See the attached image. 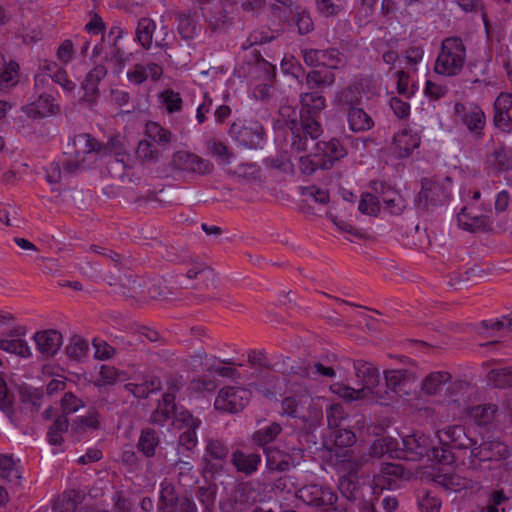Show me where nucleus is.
<instances>
[{
	"instance_id": "1",
	"label": "nucleus",
	"mask_w": 512,
	"mask_h": 512,
	"mask_svg": "<svg viewBox=\"0 0 512 512\" xmlns=\"http://www.w3.org/2000/svg\"><path fill=\"white\" fill-rule=\"evenodd\" d=\"M301 110L298 121L291 122V147L296 151H306L309 142H314L322 133L319 122L321 110L325 107V98L318 91L300 95Z\"/></svg>"
},
{
	"instance_id": "2",
	"label": "nucleus",
	"mask_w": 512,
	"mask_h": 512,
	"mask_svg": "<svg viewBox=\"0 0 512 512\" xmlns=\"http://www.w3.org/2000/svg\"><path fill=\"white\" fill-rule=\"evenodd\" d=\"M257 44V36L251 35L242 44V49L250 56L246 61L249 91L254 99L265 101L274 93L276 66L263 58Z\"/></svg>"
},
{
	"instance_id": "3",
	"label": "nucleus",
	"mask_w": 512,
	"mask_h": 512,
	"mask_svg": "<svg viewBox=\"0 0 512 512\" xmlns=\"http://www.w3.org/2000/svg\"><path fill=\"white\" fill-rule=\"evenodd\" d=\"M467 60V48L458 36H449L441 41L434 62V72L444 77H455L461 74Z\"/></svg>"
},
{
	"instance_id": "4",
	"label": "nucleus",
	"mask_w": 512,
	"mask_h": 512,
	"mask_svg": "<svg viewBox=\"0 0 512 512\" xmlns=\"http://www.w3.org/2000/svg\"><path fill=\"white\" fill-rule=\"evenodd\" d=\"M100 148L98 141L87 133L69 137L64 151L63 168L66 173H75L88 168L95 159Z\"/></svg>"
},
{
	"instance_id": "5",
	"label": "nucleus",
	"mask_w": 512,
	"mask_h": 512,
	"mask_svg": "<svg viewBox=\"0 0 512 512\" xmlns=\"http://www.w3.org/2000/svg\"><path fill=\"white\" fill-rule=\"evenodd\" d=\"M296 498L315 512H343L335 506L337 494L327 485L317 483L304 485L296 491Z\"/></svg>"
},
{
	"instance_id": "6",
	"label": "nucleus",
	"mask_w": 512,
	"mask_h": 512,
	"mask_svg": "<svg viewBox=\"0 0 512 512\" xmlns=\"http://www.w3.org/2000/svg\"><path fill=\"white\" fill-rule=\"evenodd\" d=\"M452 179L448 176L435 180H424L418 194L419 207L429 209L443 206L452 196Z\"/></svg>"
},
{
	"instance_id": "7",
	"label": "nucleus",
	"mask_w": 512,
	"mask_h": 512,
	"mask_svg": "<svg viewBox=\"0 0 512 512\" xmlns=\"http://www.w3.org/2000/svg\"><path fill=\"white\" fill-rule=\"evenodd\" d=\"M229 135L239 146L248 149H262L266 143L264 129L257 122L249 125L234 122L230 126Z\"/></svg>"
},
{
	"instance_id": "8",
	"label": "nucleus",
	"mask_w": 512,
	"mask_h": 512,
	"mask_svg": "<svg viewBox=\"0 0 512 512\" xmlns=\"http://www.w3.org/2000/svg\"><path fill=\"white\" fill-rule=\"evenodd\" d=\"M432 441L423 433H413L402 438V447H398L396 458L409 461H420L425 456L430 457Z\"/></svg>"
},
{
	"instance_id": "9",
	"label": "nucleus",
	"mask_w": 512,
	"mask_h": 512,
	"mask_svg": "<svg viewBox=\"0 0 512 512\" xmlns=\"http://www.w3.org/2000/svg\"><path fill=\"white\" fill-rule=\"evenodd\" d=\"M251 392L240 387H225L221 389L215 399L216 410L228 413H238L249 403Z\"/></svg>"
},
{
	"instance_id": "10",
	"label": "nucleus",
	"mask_w": 512,
	"mask_h": 512,
	"mask_svg": "<svg viewBox=\"0 0 512 512\" xmlns=\"http://www.w3.org/2000/svg\"><path fill=\"white\" fill-rule=\"evenodd\" d=\"M421 136L417 129L410 126L403 128L393 136L391 144L392 154L399 159H405L412 155L420 146Z\"/></svg>"
},
{
	"instance_id": "11",
	"label": "nucleus",
	"mask_w": 512,
	"mask_h": 512,
	"mask_svg": "<svg viewBox=\"0 0 512 512\" xmlns=\"http://www.w3.org/2000/svg\"><path fill=\"white\" fill-rule=\"evenodd\" d=\"M304 62L311 67L324 66L337 69L343 64L341 53L336 48L328 49H302Z\"/></svg>"
},
{
	"instance_id": "12",
	"label": "nucleus",
	"mask_w": 512,
	"mask_h": 512,
	"mask_svg": "<svg viewBox=\"0 0 512 512\" xmlns=\"http://www.w3.org/2000/svg\"><path fill=\"white\" fill-rule=\"evenodd\" d=\"M23 112L30 118H45L56 114L59 110V105L53 94L49 92L38 93L35 100L30 101L23 106Z\"/></svg>"
},
{
	"instance_id": "13",
	"label": "nucleus",
	"mask_w": 512,
	"mask_h": 512,
	"mask_svg": "<svg viewBox=\"0 0 512 512\" xmlns=\"http://www.w3.org/2000/svg\"><path fill=\"white\" fill-rule=\"evenodd\" d=\"M455 112L460 116L462 123L471 133L475 136L482 134L486 124V117L481 107L475 104L464 105L457 103L455 105Z\"/></svg>"
},
{
	"instance_id": "14",
	"label": "nucleus",
	"mask_w": 512,
	"mask_h": 512,
	"mask_svg": "<svg viewBox=\"0 0 512 512\" xmlns=\"http://www.w3.org/2000/svg\"><path fill=\"white\" fill-rule=\"evenodd\" d=\"M437 436L441 445L460 450L468 449L477 443L466 434L465 427L462 425L447 426L439 430Z\"/></svg>"
},
{
	"instance_id": "15",
	"label": "nucleus",
	"mask_w": 512,
	"mask_h": 512,
	"mask_svg": "<svg viewBox=\"0 0 512 512\" xmlns=\"http://www.w3.org/2000/svg\"><path fill=\"white\" fill-rule=\"evenodd\" d=\"M229 455L228 446L221 440L209 439L205 448L203 460L206 463V469L212 473L223 470Z\"/></svg>"
},
{
	"instance_id": "16",
	"label": "nucleus",
	"mask_w": 512,
	"mask_h": 512,
	"mask_svg": "<svg viewBox=\"0 0 512 512\" xmlns=\"http://www.w3.org/2000/svg\"><path fill=\"white\" fill-rule=\"evenodd\" d=\"M317 138L313 143L309 142V147L315 148L319 157L327 164V169H330L333 164L346 156L347 151L341 141L337 138H331L328 141H318Z\"/></svg>"
},
{
	"instance_id": "17",
	"label": "nucleus",
	"mask_w": 512,
	"mask_h": 512,
	"mask_svg": "<svg viewBox=\"0 0 512 512\" xmlns=\"http://www.w3.org/2000/svg\"><path fill=\"white\" fill-rule=\"evenodd\" d=\"M353 367L355 369L356 378L362 384L361 388L366 390V393L370 396H376L377 392L375 391V388L380 382L379 369L373 363L364 360L354 361Z\"/></svg>"
},
{
	"instance_id": "18",
	"label": "nucleus",
	"mask_w": 512,
	"mask_h": 512,
	"mask_svg": "<svg viewBox=\"0 0 512 512\" xmlns=\"http://www.w3.org/2000/svg\"><path fill=\"white\" fill-rule=\"evenodd\" d=\"M163 70L160 65L155 62L137 63L128 69L126 76L130 83L141 85L148 79L159 80Z\"/></svg>"
},
{
	"instance_id": "19",
	"label": "nucleus",
	"mask_w": 512,
	"mask_h": 512,
	"mask_svg": "<svg viewBox=\"0 0 512 512\" xmlns=\"http://www.w3.org/2000/svg\"><path fill=\"white\" fill-rule=\"evenodd\" d=\"M38 351L45 357L54 356L62 345V334L53 329L39 331L33 337Z\"/></svg>"
},
{
	"instance_id": "20",
	"label": "nucleus",
	"mask_w": 512,
	"mask_h": 512,
	"mask_svg": "<svg viewBox=\"0 0 512 512\" xmlns=\"http://www.w3.org/2000/svg\"><path fill=\"white\" fill-rule=\"evenodd\" d=\"M176 420L178 423H181L180 428L186 427V430L179 437V447L192 450L197 444L196 429L201 421L193 417L188 411L181 412Z\"/></svg>"
},
{
	"instance_id": "21",
	"label": "nucleus",
	"mask_w": 512,
	"mask_h": 512,
	"mask_svg": "<svg viewBox=\"0 0 512 512\" xmlns=\"http://www.w3.org/2000/svg\"><path fill=\"white\" fill-rule=\"evenodd\" d=\"M175 161L181 169L189 172L209 174L213 170V165L209 160L203 159L194 153L186 151L177 152L175 155Z\"/></svg>"
},
{
	"instance_id": "22",
	"label": "nucleus",
	"mask_w": 512,
	"mask_h": 512,
	"mask_svg": "<svg viewBox=\"0 0 512 512\" xmlns=\"http://www.w3.org/2000/svg\"><path fill=\"white\" fill-rule=\"evenodd\" d=\"M107 74V68L98 64L95 65L85 76L81 88L84 91V99L93 101L99 95V84Z\"/></svg>"
},
{
	"instance_id": "23",
	"label": "nucleus",
	"mask_w": 512,
	"mask_h": 512,
	"mask_svg": "<svg viewBox=\"0 0 512 512\" xmlns=\"http://www.w3.org/2000/svg\"><path fill=\"white\" fill-rule=\"evenodd\" d=\"M123 37L124 31L118 24L113 25L107 34L108 43L111 46V61L116 64L117 67L115 71L117 73H121L123 71L128 59L127 54L118 46L119 40Z\"/></svg>"
},
{
	"instance_id": "24",
	"label": "nucleus",
	"mask_w": 512,
	"mask_h": 512,
	"mask_svg": "<svg viewBox=\"0 0 512 512\" xmlns=\"http://www.w3.org/2000/svg\"><path fill=\"white\" fill-rule=\"evenodd\" d=\"M349 129L354 133L371 130L375 123L373 118L360 106L345 111Z\"/></svg>"
},
{
	"instance_id": "25",
	"label": "nucleus",
	"mask_w": 512,
	"mask_h": 512,
	"mask_svg": "<svg viewBox=\"0 0 512 512\" xmlns=\"http://www.w3.org/2000/svg\"><path fill=\"white\" fill-rule=\"evenodd\" d=\"M131 156L125 152H116L107 161V171L111 177L125 181L130 179Z\"/></svg>"
},
{
	"instance_id": "26",
	"label": "nucleus",
	"mask_w": 512,
	"mask_h": 512,
	"mask_svg": "<svg viewBox=\"0 0 512 512\" xmlns=\"http://www.w3.org/2000/svg\"><path fill=\"white\" fill-rule=\"evenodd\" d=\"M337 229L347 241L356 244L376 241L379 236L371 226H337Z\"/></svg>"
},
{
	"instance_id": "27",
	"label": "nucleus",
	"mask_w": 512,
	"mask_h": 512,
	"mask_svg": "<svg viewBox=\"0 0 512 512\" xmlns=\"http://www.w3.org/2000/svg\"><path fill=\"white\" fill-rule=\"evenodd\" d=\"M336 105L344 112L362 103V91L357 85H348L335 94Z\"/></svg>"
},
{
	"instance_id": "28",
	"label": "nucleus",
	"mask_w": 512,
	"mask_h": 512,
	"mask_svg": "<svg viewBox=\"0 0 512 512\" xmlns=\"http://www.w3.org/2000/svg\"><path fill=\"white\" fill-rule=\"evenodd\" d=\"M175 394L167 392L158 402L157 408L152 412L150 421L154 424L164 425L175 413Z\"/></svg>"
},
{
	"instance_id": "29",
	"label": "nucleus",
	"mask_w": 512,
	"mask_h": 512,
	"mask_svg": "<svg viewBox=\"0 0 512 512\" xmlns=\"http://www.w3.org/2000/svg\"><path fill=\"white\" fill-rule=\"evenodd\" d=\"M107 29V24L102 19V17L96 13L91 12L89 14V21L85 24L84 30L91 36L101 35V40L99 43L95 44L92 50V56L97 57L102 53L103 43L105 41V32Z\"/></svg>"
},
{
	"instance_id": "30",
	"label": "nucleus",
	"mask_w": 512,
	"mask_h": 512,
	"mask_svg": "<svg viewBox=\"0 0 512 512\" xmlns=\"http://www.w3.org/2000/svg\"><path fill=\"white\" fill-rule=\"evenodd\" d=\"M231 462L238 472L250 475L257 470L261 457L257 453L246 454L241 450H236L232 453Z\"/></svg>"
},
{
	"instance_id": "31",
	"label": "nucleus",
	"mask_w": 512,
	"mask_h": 512,
	"mask_svg": "<svg viewBox=\"0 0 512 512\" xmlns=\"http://www.w3.org/2000/svg\"><path fill=\"white\" fill-rule=\"evenodd\" d=\"M160 444V437L156 430L150 427L141 430L140 437L137 442V449L145 457L151 458L155 456L156 448Z\"/></svg>"
},
{
	"instance_id": "32",
	"label": "nucleus",
	"mask_w": 512,
	"mask_h": 512,
	"mask_svg": "<svg viewBox=\"0 0 512 512\" xmlns=\"http://www.w3.org/2000/svg\"><path fill=\"white\" fill-rule=\"evenodd\" d=\"M451 379L452 376L447 371L431 372L423 379L421 389L426 395H437Z\"/></svg>"
},
{
	"instance_id": "33",
	"label": "nucleus",
	"mask_w": 512,
	"mask_h": 512,
	"mask_svg": "<svg viewBox=\"0 0 512 512\" xmlns=\"http://www.w3.org/2000/svg\"><path fill=\"white\" fill-rule=\"evenodd\" d=\"M122 294L139 303L146 302L147 281L128 276L121 284Z\"/></svg>"
},
{
	"instance_id": "34",
	"label": "nucleus",
	"mask_w": 512,
	"mask_h": 512,
	"mask_svg": "<svg viewBox=\"0 0 512 512\" xmlns=\"http://www.w3.org/2000/svg\"><path fill=\"white\" fill-rule=\"evenodd\" d=\"M398 441L392 437H383L375 440L369 449L368 461L370 458H381L388 454L391 458H396L398 452Z\"/></svg>"
},
{
	"instance_id": "35",
	"label": "nucleus",
	"mask_w": 512,
	"mask_h": 512,
	"mask_svg": "<svg viewBox=\"0 0 512 512\" xmlns=\"http://www.w3.org/2000/svg\"><path fill=\"white\" fill-rule=\"evenodd\" d=\"M293 464L292 456L278 449L266 450V465L270 471L284 472Z\"/></svg>"
},
{
	"instance_id": "36",
	"label": "nucleus",
	"mask_w": 512,
	"mask_h": 512,
	"mask_svg": "<svg viewBox=\"0 0 512 512\" xmlns=\"http://www.w3.org/2000/svg\"><path fill=\"white\" fill-rule=\"evenodd\" d=\"M156 30V23L147 17L138 20L134 41L144 49H149L152 44L153 35Z\"/></svg>"
},
{
	"instance_id": "37",
	"label": "nucleus",
	"mask_w": 512,
	"mask_h": 512,
	"mask_svg": "<svg viewBox=\"0 0 512 512\" xmlns=\"http://www.w3.org/2000/svg\"><path fill=\"white\" fill-rule=\"evenodd\" d=\"M180 497L176 493L175 486L172 482L165 479L160 485V497L158 509L161 512H174V506Z\"/></svg>"
},
{
	"instance_id": "38",
	"label": "nucleus",
	"mask_w": 512,
	"mask_h": 512,
	"mask_svg": "<svg viewBox=\"0 0 512 512\" xmlns=\"http://www.w3.org/2000/svg\"><path fill=\"white\" fill-rule=\"evenodd\" d=\"M482 457L484 461H499L510 456V450L506 444L500 441L482 442Z\"/></svg>"
},
{
	"instance_id": "39",
	"label": "nucleus",
	"mask_w": 512,
	"mask_h": 512,
	"mask_svg": "<svg viewBox=\"0 0 512 512\" xmlns=\"http://www.w3.org/2000/svg\"><path fill=\"white\" fill-rule=\"evenodd\" d=\"M311 380L302 378L300 374H292L285 378L286 392L300 398H310Z\"/></svg>"
},
{
	"instance_id": "40",
	"label": "nucleus",
	"mask_w": 512,
	"mask_h": 512,
	"mask_svg": "<svg viewBox=\"0 0 512 512\" xmlns=\"http://www.w3.org/2000/svg\"><path fill=\"white\" fill-rule=\"evenodd\" d=\"M18 461H15L11 455H0V477L19 485L21 474L18 468Z\"/></svg>"
},
{
	"instance_id": "41",
	"label": "nucleus",
	"mask_w": 512,
	"mask_h": 512,
	"mask_svg": "<svg viewBox=\"0 0 512 512\" xmlns=\"http://www.w3.org/2000/svg\"><path fill=\"white\" fill-rule=\"evenodd\" d=\"M145 137L158 146H165L170 143L172 133L158 122L150 121L145 126Z\"/></svg>"
},
{
	"instance_id": "42",
	"label": "nucleus",
	"mask_w": 512,
	"mask_h": 512,
	"mask_svg": "<svg viewBox=\"0 0 512 512\" xmlns=\"http://www.w3.org/2000/svg\"><path fill=\"white\" fill-rule=\"evenodd\" d=\"M487 381L494 388H512V366L492 369L487 374Z\"/></svg>"
},
{
	"instance_id": "43",
	"label": "nucleus",
	"mask_w": 512,
	"mask_h": 512,
	"mask_svg": "<svg viewBox=\"0 0 512 512\" xmlns=\"http://www.w3.org/2000/svg\"><path fill=\"white\" fill-rule=\"evenodd\" d=\"M412 374L407 370L385 371V382L388 389L395 393L403 391V387L411 380Z\"/></svg>"
},
{
	"instance_id": "44",
	"label": "nucleus",
	"mask_w": 512,
	"mask_h": 512,
	"mask_svg": "<svg viewBox=\"0 0 512 512\" xmlns=\"http://www.w3.org/2000/svg\"><path fill=\"white\" fill-rule=\"evenodd\" d=\"M382 210V204L380 203V199L376 194H372L369 192H364L361 194L360 200L358 202V211L362 215H367L371 217L379 216Z\"/></svg>"
},
{
	"instance_id": "45",
	"label": "nucleus",
	"mask_w": 512,
	"mask_h": 512,
	"mask_svg": "<svg viewBox=\"0 0 512 512\" xmlns=\"http://www.w3.org/2000/svg\"><path fill=\"white\" fill-rule=\"evenodd\" d=\"M401 228H406L404 234L409 239L410 244L422 249L431 244L427 226H401Z\"/></svg>"
},
{
	"instance_id": "46",
	"label": "nucleus",
	"mask_w": 512,
	"mask_h": 512,
	"mask_svg": "<svg viewBox=\"0 0 512 512\" xmlns=\"http://www.w3.org/2000/svg\"><path fill=\"white\" fill-rule=\"evenodd\" d=\"M83 495L76 490L64 492L55 502L54 508L59 512H74L82 503Z\"/></svg>"
},
{
	"instance_id": "47",
	"label": "nucleus",
	"mask_w": 512,
	"mask_h": 512,
	"mask_svg": "<svg viewBox=\"0 0 512 512\" xmlns=\"http://www.w3.org/2000/svg\"><path fill=\"white\" fill-rule=\"evenodd\" d=\"M497 410L495 404H484L471 407L469 414L477 425L484 426L494 420Z\"/></svg>"
},
{
	"instance_id": "48",
	"label": "nucleus",
	"mask_w": 512,
	"mask_h": 512,
	"mask_svg": "<svg viewBox=\"0 0 512 512\" xmlns=\"http://www.w3.org/2000/svg\"><path fill=\"white\" fill-rule=\"evenodd\" d=\"M336 372L333 367L325 366L321 362H310L304 364L302 378L316 380L318 377L333 378Z\"/></svg>"
},
{
	"instance_id": "49",
	"label": "nucleus",
	"mask_w": 512,
	"mask_h": 512,
	"mask_svg": "<svg viewBox=\"0 0 512 512\" xmlns=\"http://www.w3.org/2000/svg\"><path fill=\"white\" fill-rule=\"evenodd\" d=\"M177 262L179 264L188 266V269L185 272V276L188 279H196L198 277V275L203 274V273H209V274L213 275V269H211L205 263L194 259L190 255L179 257Z\"/></svg>"
},
{
	"instance_id": "50",
	"label": "nucleus",
	"mask_w": 512,
	"mask_h": 512,
	"mask_svg": "<svg viewBox=\"0 0 512 512\" xmlns=\"http://www.w3.org/2000/svg\"><path fill=\"white\" fill-rule=\"evenodd\" d=\"M434 481L446 490L460 491L466 489L469 481L455 473L438 474L434 477Z\"/></svg>"
},
{
	"instance_id": "51",
	"label": "nucleus",
	"mask_w": 512,
	"mask_h": 512,
	"mask_svg": "<svg viewBox=\"0 0 512 512\" xmlns=\"http://www.w3.org/2000/svg\"><path fill=\"white\" fill-rule=\"evenodd\" d=\"M299 169L305 175H311L318 169H327L321 157H319L315 148L313 152L299 158Z\"/></svg>"
},
{
	"instance_id": "52",
	"label": "nucleus",
	"mask_w": 512,
	"mask_h": 512,
	"mask_svg": "<svg viewBox=\"0 0 512 512\" xmlns=\"http://www.w3.org/2000/svg\"><path fill=\"white\" fill-rule=\"evenodd\" d=\"M19 64L10 60L0 72V90H8L18 83Z\"/></svg>"
},
{
	"instance_id": "53",
	"label": "nucleus",
	"mask_w": 512,
	"mask_h": 512,
	"mask_svg": "<svg viewBox=\"0 0 512 512\" xmlns=\"http://www.w3.org/2000/svg\"><path fill=\"white\" fill-rule=\"evenodd\" d=\"M303 367V363H298L290 357L283 355H280L273 365V368L279 373L283 374L285 378L291 376L292 374H300L302 377Z\"/></svg>"
},
{
	"instance_id": "54",
	"label": "nucleus",
	"mask_w": 512,
	"mask_h": 512,
	"mask_svg": "<svg viewBox=\"0 0 512 512\" xmlns=\"http://www.w3.org/2000/svg\"><path fill=\"white\" fill-rule=\"evenodd\" d=\"M282 427L279 423L273 422L265 427L258 429L253 434V441L260 445L264 446L276 439V437L281 433Z\"/></svg>"
},
{
	"instance_id": "55",
	"label": "nucleus",
	"mask_w": 512,
	"mask_h": 512,
	"mask_svg": "<svg viewBox=\"0 0 512 512\" xmlns=\"http://www.w3.org/2000/svg\"><path fill=\"white\" fill-rule=\"evenodd\" d=\"M0 349L24 358L31 356V349L28 346V343L19 338L0 339Z\"/></svg>"
},
{
	"instance_id": "56",
	"label": "nucleus",
	"mask_w": 512,
	"mask_h": 512,
	"mask_svg": "<svg viewBox=\"0 0 512 512\" xmlns=\"http://www.w3.org/2000/svg\"><path fill=\"white\" fill-rule=\"evenodd\" d=\"M69 421L67 416H58L47 433L48 441L51 445H60L63 441L62 434L67 432Z\"/></svg>"
},
{
	"instance_id": "57",
	"label": "nucleus",
	"mask_w": 512,
	"mask_h": 512,
	"mask_svg": "<svg viewBox=\"0 0 512 512\" xmlns=\"http://www.w3.org/2000/svg\"><path fill=\"white\" fill-rule=\"evenodd\" d=\"M99 414L95 410H90L86 416L79 417L71 425V431L73 433H83L86 429H98L99 428Z\"/></svg>"
},
{
	"instance_id": "58",
	"label": "nucleus",
	"mask_w": 512,
	"mask_h": 512,
	"mask_svg": "<svg viewBox=\"0 0 512 512\" xmlns=\"http://www.w3.org/2000/svg\"><path fill=\"white\" fill-rule=\"evenodd\" d=\"M332 391L347 402L369 398L370 395L362 388L354 389L350 386L336 383L331 386Z\"/></svg>"
},
{
	"instance_id": "59",
	"label": "nucleus",
	"mask_w": 512,
	"mask_h": 512,
	"mask_svg": "<svg viewBox=\"0 0 512 512\" xmlns=\"http://www.w3.org/2000/svg\"><path fill=\"white\" fill-rule=\"evenodd\" d=\"M394 76L397 79L396 82V90L397 93L406 99H410L414 96L417 87L415 85H410V76L404 69H399L394 73Z\"/></svg>"
},
{
	"instance_id": "60",
	"label": "nucleus",
	"mask_w": 512,
	"mask_h": 512,
	"mask_svg": "<svg viewBox=\"0 0 512 512\" xmlns=\"http://www.w3.org/2000/svg\"><path fill=\"white\" fill-rule=\"evenodd\" d=\"M161 103L168 113L173 114L181 111L183 100L178 92L172 89H165L159 95Z\"/></svg>"
},
{
	"instance_id": "61",
	"label": "nucleus",
	"mask_w": 512,
	"mask_h": 512,
	"mask_svg": "<svg viewBox=\"0 0 512 512\" xmlns=\"http://www.w3.org/2000/svg\"><path fill=\"white\" fill-rule=\"evenodd\" d=\"M172 292L164 285L161 280L147 282L146 302L149 300H165Z\"/></svg>"
},
{
	"instance_id": "62",
	"label": "nucleus",
	"mask_w": 512,
	"mask_h": 512,
	"mask_svg": "<svg viewBox=\"0 0 512 512\" xmlns=\"http://www.w3.org/2000/svg\"><path fill=\"white\" fill-rule=\"evenodd\" d=\"M88 351L87 342L79 336H74L66 347L68 357L75 361H81Z\"/></svg>"
},
{
	"instance_id": "63",
	"label": "nucleus",
	"mask_w": 512,
	"mask_h": 512,
	"mask_svg": "<svg viewBox=\"0 0 512 512\" xmlns=\"http://www.w3.org/2000/svg\"><path fill=\"white\" fill-rule=\"evenodd\" d=\"M330 438L335 446L341 448L350 447L356 442V436L354 432L348 429L338 427L332 429Z\"/></svg>"
},
{
	"instance_id": "64",
	"label": "nucleus",
	"mask_w": 512,
	"mask_h": 512,
	"mask_svg": "<svg viewBox=\"0 0 512 512\" xmlns=\"http://www.w3.org/2000/svg\"><path fill=\"white\" fill-rule=\"evenodd\" d=\"M339 490L342 495L350 500L355 501L358 497L359 486L357 480L352 476H342L339 479Z\"/></svg>"
}]
</instances>
